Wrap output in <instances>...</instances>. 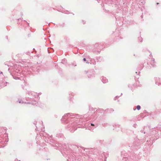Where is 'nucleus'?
<instances>
[{"instance_id": "1", "label": "nucleus", "mask_w": 161, "mask_h": 161, "mask_svg": "<svg viewBox=\"0 0 161 161\" xmlns=\"http://www.w3.org/2000/svg\"><path fill=\"white\" fill-rule=\"evenodd\" d=\"M136 108L138 110H139L141 108V107L139 105H137L136 107Z\"/></svg>"}, {"instance_id": "2", "label": "nucleus", "mask_w": 161, "mask_h": 161, "mask_svg": "<svg viewBox=\"0 0 161 161\" xmlns=\"http://www.w3.org/2000/svg\"><path fill=\"white\" fill-rule=\"evenodd\" d=\"M91 125L92 126H94V125L93 124L91 123Z\"/></svg>"}, {"instance_id": "3", "label": "nucleus", "mask_w": 161, "mask_h": 161, "mask_svg": "<svg viewBox=\"0 0 161 161\" xmlns=\"http://www.w3.org/2000/svg\"><path fill=\"white\" fill-rule=\"evenodd\" d=\"M83 60H84V61H86V59L85 58H84Z\"/></svg>"}]
</instances>
